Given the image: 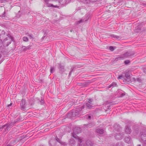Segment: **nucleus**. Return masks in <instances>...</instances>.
<instances>
[{
	"instance_id": "obj_26",
	"label": "nucleus",
	"mask_w": 146,
	"mask_h": 146,
	"mask_svg": "<svg viewBox=\"0 0 146 146\" xmlns=\"http://www.w3.org/2000/svg\"><path fill=\"white\" fill-rule=\"evenodd\" d=\"M86 105L87 107L89 109H91L93 107V106L89 103H87Z\"/></svg>"
},
{
	"instance_id": "obj_47",
	"label": "nucleus",
	"mask_w": 146,
	"mask_h": 146,
	"mask_svg": "<svg viewBox=\"0 0 146 146\" xmlns=\"http://www.w3.org/2000/svg\"><path fill=\"white\" fill-rule=\"evenodd\" d=\"M125 94L122 93L121 94L120 96H121V97H123V96H125Z\"/></svg>"
},
{
	"instance_id": "obj_22",
	"label": "nucleus",
	"mask_w": 146,
	"mask_h": 146,
	"mask_svg": "<svg viewBox=\"0 0 146 146\" xmlns=\"http://www.w3.org/2000/svg\"><path fill=\"white\" fill-rule=\"evenodd\" d=\"M123 58L122 54L121 55L118 56L116 58L115 60L117 61L119 60H123Z\"/></svg>"
},
{
	"instance_id": "obj_4",
	"label": "nucleus",
	"mask_w": 146,
	"mask_h": 146,
	"mask_svg": "<svg viewBox=\"0 0 146 146\" xmlns=\"http://www.w3.org/2000/svg\"><path fill=\"white\" fill-rule=\"evenodd\" d=\"M77 137L76 136V138H75L76 139V140H74L73 139H70V143L72 146H75L76 145V142H78V145L79 144V145L80 144H81V143H82V140L79 137H78L77 138L76 137Z\"/></svg>"
},
{
	"instance_id": "obj_10",
	"label": "nucleus",
	"mask_w": 146,
	"mask_h": 146,
	"mask_svg": "<svg viewBox=\"0 0 146 146\" xmlns=\"http://www.w3.org/2000/svg\"><path fill=\"white\" fill-rule=\"evenodd\" d=\"M6 47L3 46L0 48V51L3 54L7 55L9 53L8 50L6 49Z\"/></svg>"
},
{
	"instance_id": "obj_35",
	"label": "nucleus",
	"mask_w": 146,
	"mask_h": 146,
	"mask_svg": "<svg viewBox=\"0 0 146 146\" xmlns=\"http://www.w3.org/2000/svg\"><path fill=\"white\" fill-rule=\"evenodd\" d=\"M122 78H124V77L122 75H119L118 77V79H121Z\"/></svg>"
},
{
	"instance_id": "obj_32",
	"label": "nucleus",
	"mask_w": 146,
	"mask_h": 146,
	"mask_svg": "<svg viewBox=\"0 0 146 146\" xmlns=\"http://www.w3.org/2000/svg\"><path fill=\"white\" fill-rule=\"evenodd\" d=\"M80 1L84 3H88L89 0H80Z\"/></svg>"
},
{
	"instance_id": "obj_31",
	"label": "nucleus",
	"mask_w": 146,
	"mask_h": 146,
	"mask_svg": "<svg viewBox=\"0 0 146 146\" xmlns=\"http://www.w3.org/2000/svg\"><path fill=\"white\" fill-rule=\"evenodd\" d=\"M23 41L25 42H28L29 40L28 38L25 36H24L23 38Z\"/></svg>"
},
{
	"instance_id": "obj_1",
	"label": "nucleus",
	"mask_w": 146,
	"mask_h": 146,
	"mask_svg": "<svg viewBox=\"0 0 146 146\" xmlns=\"http://www.w3.org/2000/svg\"><path fill=\"white\" fill-rule=\"evenodd\" d=\"M18 120H15L13 122H11L6 123L5 125H3L0 127V129L3 131V133L4 134H6L10 129L13 127V126L15 124Z\"/></svg>"
},
{
	"instance_id": "obj_36",
	"label": "nucleus",
	"mask_w": 146,
	"mask_h": 146,
	"mask_svg": "<svg viewBox=\"0 0 146 146\" xmlns=\"http://www.w3.org/2000/svg\"><path fill=\"white\" fill-rule=\"evenodd\" d=\"M3 46V43L2 40L0 39V48Z\"/></svg>"
},
{
	"instance_id": "obj_48",
	"label": "nucleus",
	"mask_w": 146,
	"mask_h": 146,
	"mask_svg": "<svg viewBox=\"0 0 146 146\" xmlns=\"http://www.w3.org/2000/svg\"><path fill=\"white\" fill-rule=\"evenodd\" d=\"M137 81H138L139 82H140L141 81V79L139 78H137Z\"/></svg>"
},
{
	"instance_id": "obj_21",
	"label": "nucleus",
	"mask_w": 146,
	"mask_h": 146,
	"mask_svg": "<svg viewBox=\"0 0 146 146\" xmlns=\"http://www.w3.org/2000/svg\"><path fill=\"white\" fill-rule=\"evenodd\" d=\"M55 141H56L57 142H59L61 145H64V143H65V142H63L61 141L57 137H56L55 139Z\"/></svg>"
},
{
	"instance_id": "obj_12",
	"label": "nucleus",
	"mask_w": 146,
	"mask_h": 146,
	"mask_svg": "<svg viewBox=\"0 0 146 146\" xmlns=\"http://www.w3.org/2000/svg\"><path fill=\"white\" fill-rule=\"evenodd\" d=\"M81 144H82L84 145V146H93L94 143L90 140H88L86 142V145H84L83 143H81Z\"/></svg>"
},
{
	"instance_id": "obj_8",
	"label": "nucleus",
	"mask_w": 146,
	"mask_h": 146,
	"mask_svg": "<svg viewBox=\"0 0 146 146\" xmlns=\"http://www.w3.org/2000/svg\"><path fill=\"white\" fill-rule=\"evenodd\" d=\"M21 109L23 111L25 110L26 105L25 104V100L24 99H22L20 103Z\"/></svg>"
},
{
	"instance_id": "obj_33",
	"label": "nucleus",
	"mask_w": 146,
	"mask_h": 146,
	"mask_svg": "<svg viewBox=\"0 0 146 146\" xmlns=\"http://www.w3.org/2000/svg\"><path fill=\"white\" fill-rule=\"evenodd\" d=\"M111 37L114 38H118L119 37L118 36L115 35H111Z\"/></svg>"
},
{
	"instance_id": "obj_24",
	"label": "nucleus",
	"mask_w": 146,
	"mask_h": 146,
	"mask_svg": "<svg viewBox=\"0 0 146 146\" xmlns=\"http://www.w3.org/2000/svg\"><path fill=\"white\" fill-rule=\"evenodd\" d=\"M141 29V28L139 26L136 27L135 29V31L136 33H138L140 32Z\"/></svg>"
},
{
	"instance_id": "obj_52",
	"label": "nucleus",
	"mask_w": 146,
	"mask_h": 146,
	"mask_svg": "<svg viewBox=\"0 0 146 146\" xmlns=\"http://www.w3.org/2000/svg\"><path fill=\"white\" fill-rule=\"evenodd\" d=\"M137 146H141V145L140 144H138L137 145Z\"/></svg>"
},
{
	"instance_id": "obj_9",
	"label": "nucleus",
	"mask_w": 146,
	"mask_h": 146,
	"mask_svg": "<svg viewBox=\"0 0 146 146\" xmlns=\"http://www.w3.org/2000/svg\"><path fill=\"white\" fill-rule=\"evenodd\" d=\"M86 18H85L83 19H81L79 21H78L77 22V24H78L80 23H82V22L83 21H88L90 18V14H87L86 15Z\"/></svg>"
},
{
	"instance_id": "obj_5",
	"label": "nucleus",
	"mask_w": 146,
	"mask_h": 146,
	"mask_svg": "<svg viewBox=\"0 0 146 146\" xmlns=\"http://www.w3.org/2000/svg\"><path fill=\"white\" fill-rule=\"evenodd\" d=\"M81 132V128L78 127H75L73 130V132L72 133V136L74 138H76V136L78 137L76 134Z\"/></svg>"
},
{
	"instance_id": "obj_19",
	"label": "nucleus",
	"mask_w": 146,
	"mask_h": 146,
	"mask_svg": "<svg viewBox=\"0 0 146 146\" xmlns=\"http://www.w3.org/2000/svg\"><path fill=\"white\" fill-rule=\"evenodd\" d=\"M16 141L15 140L13 139L11 141L10 143L7 145V146H13L15 143H16Z\"/></svg>"
},
{
	"instance_id": "obj_34",
	"label": "nucleus",
	"mask_w": 146,
	"mask_h": 146,
	"mask_svg": "<svg viewBox=\"0 0 146 146\" xmlns=\"http://www.w3.org/2000/svg\"><path fill=\"white\" fill-rule=\"evenodd\" d=\"M5 14L6 13L5 11H4L3 14L0 16V17L3 19H4L5 16Z\"/></svg>"
},
{
	"instance_id": "obj_13",
	"label": "nucleus",
	"mask_w": 146,
	"mask_h": 146,
	"mask_svg": "<svg viewBox=\"0 0 146 146\" xmlns=\"http://www.w3.org/2000/svg\"><path fill=\"white\" fill-rule=\"evenodd\" d=\"M70 0H59V3L62 5H64L66 4L69 3Z\"/></svg>"
},
{
	"instance_id": "obj_25",
	"label": "nucleus",
	"mask_w": 146,
	"mask_h": 146,
	"mask_svg": "<svg viewBox=\"0 0 146 146\" xmlns=\"http://www.w3.org/2000/svg\"><path fill=\"white\" fill-rule=\"evenodd\" d=\"M116 146H124V144L123 142H119L116 144Z\"/></svg>"
},
{
	"instance_id": "obj_6",
	"label": "nucleus",
	"mask_w": 146,
	"mask_h": 146,
	"mask_svg": "<svg viewBox=\"0 0 146 146\" xmlns=\"http://www.w3.org/2000/svg\"><path fill=\"white\" fill-rule=\"evenodd\" d=\"M140 135L142 141H146V130H144L141 132Z\"/></svg>"
},
{
	"instance_id": "obj_50",
	"label": "nucleus",
	"mask_w": 146,
	"mask_h": 146,
	"mask_svg": "<svg viewBox=\"0 0 146 146\" xmlns=\"http://www.w3.org/2000/svg\"><path fill=\"white\" fill-rule=\"evenodd\" d=\"M78 146H84L82 144H80V145Z\"/></svg>"
},
{
	"instance_id": "obj_18",
	"label": "nucleus",
	"mask_w": 146,
	"mask_h": 146,
	"mask_svg": "<svg viewBox=\"0 0 146 146\" xmlns=\"http://www.w3.org/2000/svg\"><path fill=\"white\" fill-rule=\"evenodd\" d=\"M125 131L127 134H130L131 132V129L129 127L126 126H125Z\"/></svg>"
},
{
	"instance_id": "obj_28",
	"label": "nucleus",
	"mask_w": 146,
	"mask_h": 146,
	"mask_svg": "<svg viewBox=\"0 0 146 146\" xmlns=\"http://www.w3.org/2000/svg\"><path fill=\"white\" fill-rule=\"evenodd\" d=\"M84 118L86 119H91V116L90 115H85L84 116Z\"/></svg>"
},
{
	"instance_id": "obj_3",
	"label": "nucleus",
	"mask_w": 146,
	"mask_h": 146,
	"mask_svg": "<svg viewBox=\"0 0 146 146\" xmlns=\"http://www.w3.org/2000/svg\"><path fill=\"white\" fill-rule=\"evenodd\" d=\"M7 37L3 42V46L6 47L13 40V38L9 34L7 35Z\"/></svg>"
},
{
	"instance_id": "obj_37",
	"label": "nucleus",
	"mask_w": 146,
	"mask_h": 146,
	"mask_svg": "<svg viewBox=\"0 0 146 146\" xmlns=\"http://www.w3.org/2000/svg\"><path fill=\"white\" fill-rule=\"evenodd\" d=\"M28 36L29 37L30 39H33V36L31 34H28Z\"/></svg>"
},
{
	"instance_id": "obj_38",
	"label": "nucleus",
	"mask_w": 146,
	"mask_h": 146,
	"mask_svg": "<svg viewBox=\"0 0 146 146\" xmlns=\"http://www.w3.org/2000/svg\"><path fill=\"white\" fill-rule=\"evenodd\" d=\"M59 68L60 69H64V66H62L61 64H59Z\"/></svg>"
},
{
	"instance_id": "obj_15",
	"label": "nucleus",
	"mask_w": 146,
	"mask_h": 146,
	"mask_svg": "<svg viewBox=\"0 0 146 146\" xmlns=\"http://www.w3.org/2000/svg\"><path fill=\"white\" fill-rule=\"evenodd\" d=\"M96 132L98 135H102L104 133V130L101 128H97L96 130Z\"/></svg>"
},
{
	"instance_id": "obj_39",
	"label": "nucleus",
	"mask_w": 146,
	"mask_h": 146,
	"mask_svg": "<svg viewBox=\"0 0 146 146\" xmlns=\"http://www.w3.org/2000/svg\"><path fill=\"white\" fill-rule=\"evenodd\" d=\"M74 68H71V71L70 72L69 74V76L71 75V74L72 73V72L73 71V69Z\"/></svg>"
},
{
	"instance_id": "obj_46",
	"label": "nucleus",
	"mask_w": 146,
	"mask_h": 146,
	"mask_svg": "<svg viewBox=\"0 0 146 146\" xmlns=\"http://www.w3.org/2000/svg\"><path fill=\"white\" fill-rule=\"evenodd\" d=\"M98 0H89L90 1L92 2H94L97 1Z\"/></svg>"
},
{
	"instance_id": "obj_17",
	"label": "nucleus",
	"mask_w": 146,
	"mask_h": 146,
	"mask_svg": "<svg viewBox=\"0 0 146 146\" xmlns=\"http://www.w3.org/2000/svg\"><path fill=\"white\" fill-rule=\"evenodd\" d=\"M56 141L54 139H51L49 143V145L51 146H54L55 144Z\"/></svg>"
},
{
	"instance_id": "obj_45",
	"label": "nucleus",
	"mask_w": 146,
	"mask_h": 146,
	"mask_svg": "<svg viewBox=\"0 0 146 146\" xmlns=\"http://www.w3.org/2000/svg\"><path fill=\"white\" fill-rule=\"evenodd\" d=\"M6 1L5 0H0V2L1 3H4Z\"/></svg>"
},
{
	"instance_id": "obj_40",
	"label": "nucleus",
	"mask_w": 146,
	"mask_h": 146,
	"mask_svg": "<svg viewBox=\"0 0 146 146\" xmlns=\"http://www.w3.org/2000/svg\"><path fill=\"white\" fill-rule=\"evenodd\" d=\"M109 48L110 50L111 51H113L114 50V48L113 46H110Z\"/></svg>"
},
{
	"instance_id": "obj_2",
	"label": "nucleus",
	"mask_w": 146,
	"mask_h": 146,
	"mask_svg": "<svg viewBox=\"0 0 146 146\" xmlns=\"http://www.w3.org/2000/svg\"><path fill=\"white\" fill-rule=\"evenodd\" d=\"M84 108V105L78 106L76 110L74 112H70L68 113L67 117H72L77 116L81 113L80 111Z\"/></svg>"
},
{
	"instance_id": "obj_44",
	"label": "nucleus",
	"mask_w": 146,
	"mask_h": 146,
	"mask_svg": "<svg viewBox=\"0 0 146 146\" xmlns=\"http://www.w3.org/2000/svg\"><path fill=\"white\" fill-rule=\"evenodd\" d=\"M5 32L4 31H2V34L1 35V36H3V35H5Z\"/></svg>"
},
{
	"instance_id": "obj_51",
	"label": "nucleus",
	"mask_w": 146,
	"mask_h": 146,
	"mask_svg": "<svg viewBox=\"0 0 146 146\" xmlns=\"http://www.w3.org/2000/svg\"><path fill=\"white\" fill-rule=\"evenodd\" d=\"M143 146H146V143H144V144H143Z\"/></svg>"
},
{
	"instance_id": "obj_43",
	"label": "nucleus",
	"mask_w": 146,
	"mask_h": 146,
	"mask_svg": "<svg viewBox=\"0 0 146 146\" xmlns=\"http://www.w3.org/2000/svg\"><path fill=\"white\" fill-rule=\"evenodd\" d=\"M41 104H42L44 103V101L43 99H41V100L40 101Z\"/></svg>"
},
{
	"instance_id": "obj_49",
	"label": "nucleus",
	"mask_w": 146,
	"mask_h": 146,
	"mask_svg": "<svg viewBox=\"0 0 146 146\" xmlns=\"http://www.w3.org/2000/svg\"><path fill=\"white\" fill-rule=\"evenodd\" d=\"M12 105V103H11L10 104H9V105H8V107H9V106H11Z\"/></svg>"
},
{
	"instance_id": "obj_53",
	"label": "nucleus",
	"mask_w": 146,
	"mask_h": 146,
	"mask_svg": "<svg viewBox=\"0 0 146 146\" xmlns=\"http://www.w3.org/2000/svg\"><path fill=\"white\" fill-rule=\"evenodd\" d=\"M1 54H0V58H1Z\"/></svg>"
},
{
	"instance_id": "obj_7",
	"label": "nucleus",
	"mask_w": 146,
	"mask_h": 146,
	"mask_svg": "<svg viewBox=\"0 0 146 146\" xmlns=\"http://www.w3.org/2000/svg\"><path fill=\"white\" fill-rule=\"evenodd\" d=\"M133 55H134L133 53L131 52H127L122 54L124 59L128 58L130 56Z\"/></svg>"
},
{
	"instance_id": "obj_41",
	"label": "nucleus",
	"mask_w": 146,
	"mask_h": 146,
	"mask_svg": "<svg viewBox=\"0 0 146 146\" xmlns=\"http://www.w3.org/2000/svg\"><path fill=\"white\" fill-rule=\"evenodd\" d=\"M130 63V61L129 60H125L124 62V63L125 64H127Z\"/></svg>"
},
{
	"instance_id": "obj_16",
	"label": "nucleus",
	"mask_w": 146,
	"mask_h": 146,
	"mask_svg": "<svg viewBox=\"0 0 146 146\" xmlns=\"http://www.w3.org/2000/svg\"><path fill=\"white\" fill-rule=\"evenodd\" d=\"M114 128L117 131H119L121 129V127L120 126V125L117 123L114 124Z\"/></svg>"
},
{
	"instance_id": "obj_54",
	"label": "nucleus",
	"mask_w": 146,
	"mask_h": 146,
	"mask_svg": "<svg viewBox=\"0 0 146 146\" xmlns=\"http://www.w3.org/2000/svg\"><path fill=\"white\" fill-rule=\"evenodd\" d=\"M128 80H130V79H129V80L128 79ZM128 81H129V80H128Z\"/></svg>"
},
{
	"instance_id": "obj_23",
	"label": "nucleus",
	"mask_w": 146,
	"mask_h": 146,
	"mask_svg": "<svg viewBox=\"0 0 146 146\" xmlns=\"http://www.w3.org/2000/svg\"><path fill=\"white\" fill-rule=\"evenodd\" d=\"M124 78L125 77L127 79L129 80L130 78V75L128 72L126 73L125 74V76L124 77Z\"/></svg>"
},
{
	"instance_id": "obj_30",
	"label": "nucleus",
	"mask_w": 146,
	"mask_h": 146,
	"mask_svg": "<svg viewBox=\"0 0 146 146\" xmlns=\"http://www.w3.org/2000/svg\"><path fill=\"white\" fill-rule=\"evenodd\" d=\"M93 100L92 99H88V103H89L92 105H93L94 104L92 103V102L93 101Z\"/></svg>"
},
{
	"instance_id": "obj_11",
	"label": "nucleus",
	"mask_w": 146,
	"mask_h": 146,
	"mask_svg": "<svg viewBox=\"0 0 146 146\" xmlns=\"http://www.w3.org/2000/svg\"><path fill=\"white\" fill-rule=\"evenodd\" d=\"M123 135L122 133H117L115 137V139L118 140H121L122 139Z\"/></svg>"
},
{
	"instance_id": "obj_29",
	"label": "nucleus",
	"mask_w": 146,
	"mask_h": 146,
	"mask_svg": "<svg viewBox=\"0 0 146 146\" xmlns=\"http://www.w3.org/2000/svg\"><path fill=\"white\" fill-rule=\"evenodd\" d=\"M87 84V83L86 82H84L83 83H77V84L79 86L80 85H84V86H86V84Z\"/></svg>"
},
{
	"instance_id": "obj_20",
	"label": "nucleus",
	"mask_w": 146,
	"mask_h": 146,
	"mask_svg": "<svg viewBox=\"0 0 146 146\" xmlns=\"http://www.w3.org/2000/svg\"><path fill=\"white\" fill-rule=\"evenodd\" d=\"M30 47L31 46H23L22 47V49L24 51H25L28 50L30 49Z\"/></svg>"
},
{
	"instance_id": "obj_14",
	"label": "nucleus",
	"mask_w": 146,
	"mask_h": 146,
	"mask_svg": "<svg viewBox=\"0 0 146 146\" xmlns=\"http://www.w3.org/2000/svg\"><path fill=\"white\" fill-rule=\"evenodd\" d=\"M124 140L125 142L127 143H130L132 142V140L130 136L125 137L124 139Z\"/></svg>"
},
{
	"instance_id": "obj_42",
	"label": "nucleus",
	"mask_w": 146,
	"mask_h": 146,
	"mask_svg": "<svg viewBox=\"0 0 146 146\" xmlns=\"http://www.w3.org/2000/svg\"><path fill=\"white\" fill-rule=\"evenodd\" d=\"M54 70V68L53 67H51L50 69V73H52L53 72V70Z\"/></svg>"
},
{
	"instance_id": "obj_27",
	"label": "nucleus",
	"mask_w": 146,
	"mask_h": 146,
	"mask_svg": "<svg viewBox=\"0 0 146 146\" xmlns=\"http://www.w3.org/2000/svg\"><path fill=\"white\" fill-rule=\"evenodd\" d=\"M116 85V83H115V82H113L110 85L108 86V88H110L111 87H113L115 86Z\"/></svg>"
}]
</instances>
